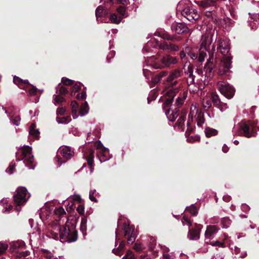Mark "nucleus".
<instances>
[{
	"mask_svg": "<svg viewBox=\"0 0 259 259\" xmlns=\"http://www.w3.org/2000/svg\"><path fill=\"white\" fill-rule=\"evenodd\" d=\"M103 150L97 151V156L99 160L102 162L106 161L111 158V155L109 154V150L107 148H103Z\"/></svg>",
	"mask_w": 259,
	"mask_h": 259,
	"instance_id": "6ab92c4d",
	"label": "nucleus"
},
{
	"mask_svg": "<svg viewBox=\"0 0 259 259\" xmlns=\"http://www.w3.org/2000/svg\"><path fill=\"white\" fill-rule=\"evenodd\" d=\"M119 243V244L118 246V247L116 249V248H114L112 250L113 252L115 254H118L119 255V256H120V255L119 254H120V251L123 249L124 248V242L123 241H120L119 239H116V242H115V243L116 244H117L118 243Z\"/></svg>",
	"mask_w": 259,
	"mask_h": 259,
	"instance_id": "a878e982",
	"label": "nucleus"
},
{
	"mask_svg": "<svg viewBox=\"0 0 259 259\" xmlns=\"http://www.w3.org/2000/svg\"><path fill=\"white\" fill-rule=\"evenodd\" d=\"M202 228L201 225H198L195 229L190 230L188 234V237L189 239L198 240L200 237V232Z\"/></svg>",
	"mask_w": 259,
	"mask_h": 259,
	"instance_id": "f3484780",
	"label": "nucleus"
},
{
	"mask_svg": "<svg viewBox=\"0 0 259 259\" xmlns=\"http://www.w3.org/2000/svg\"><path fill=\"white\" fill-rule=\"evenodd\" d=\"M72 109V116L74 119H76L78 117L79 114L77 113L78 110V105L76 101H72L71 103Z\"/></svg>",
	"mask_w": 259,
	"mask_h": 259,
	"instance_id": "bb28decb",
	"label": "nucleus"
},
{
	"mask_svg": "<svg viewBox=\"0 0 259 259\" xmlns=\"http://www.w3.org/2000/svg\"><path fill=\"white\" fill-rule=\"evenodd\" d=\"M182 14L191 22L197 20L199 17L197 11L189 7L185 8L182 11Z\"/></svg>",
	"mask_w": 259,
	"mask_h": 259,
	"instance_id": "9b49d317",
	"label": "nucleus"
},
{
	"mask_svg": "<svg viewBox=\"0 0 259 259\" xmlns=\"http://www.w3.org/2000/svg\"><path fill=\"white\" fill-rule=\"evenodd\" d=\"M162 250L163 259H170L175 257L172 253H168L169 249L167 247H164Z\"/></svg>",
	"mask_w": 259,
	"mask_h": 259,
	"instance_id": "2f4dec72",
	"label": "nucleus"
},
{
	"mask_svg": "<svg viewBox=\"0 0 259 259\" xmlns=\"http://www.w3.org/2000/svg\"><path fill=\"white\" fill-rule=\"evenodd\" d=\"M144 248V245L141 243H136L134 245V249L137 251H140Z\"/></svg>",
	"mask_w": 259,
	"mask_h": 259,
	"instance_id": "a18cd8bd",
	"label": "nucleus"
},
{
	"mask_svg": "<svg viewBox=\"0 0 259 259\" xmlns=\"http://www.w3.org/2000/svg\"><path fill=\"white\" fill-rule=\"evenodd\" d=\"M13 81L15 84L18 85L20 89H24V86L28 84V81L27 80H22L16 76H14Z\"/></svg>",
	"mask_w": 259,
	"mask_h": 259,
	"instance_id": "5701e85b",
	"label": "nucleus"
},
{
	"mask_svg": "<svg viewBox=\"0 0 259 259\" xmlns=\"http://www.w3.org/2000/svg\"><path fill=\"white\" fill-rule=\"evenodd\" d=\"M156 244V239L153 237H150L148 241V247L149 249L151 250H154Z\"/></svg>",
	"mask_w": 259,
	"mask_h": 259,
	"instance_id": "c9c22d12",
	"label": "nucleus"
},
{
	"mask_svg": "<svg viewBox=\"0 0 259 259\" xmlns=\"http://www.w3.org/2000/svg\"><path fill=\"white\" fill-rule=\"evenodd\" d=\"M55 212L58 215H62L65 213V211L62 207L57 208L55 210Z\"/></svg>",
	"mask_w": 259,
	"mask_h": 259,
	"instance_id": "de8ad7c7",
	"label": "nucleus"
},
{
	"mask_svg": "<svg viewBox=\"0 0 259 259\" xmlns=\"http://www.w3.org/2000/svg\"><path fill=\"white\" fill-rule=\"evenodd\" d=\"M8 245L7 244L0 243V255L3 254L7 249Z\"/></svg>",
	"mask_w": 259,
	"mask_h": 259,
	"instance_id": "49530a36",
	"label": "nucleus"
},
{
	"mask_svg": "<svg viewBox=\"0 0 259 259\" xmlns=\"http://www.w3.org/2000/svg\"><path fill=\"white\" fill-rule=\"evenodd\" d=\"M222 224L224 228H228L231 224V221L228 218H224L222 220Z\"/></svg>",
	"mask_w": 259,
	"mask_h": 259,
	"instance_id": "ea45409f",
	"label": "nucleus"
},
{
	"mask_svg": "<svg viewBox=\"0 0 259 259\" xmlns=\"http://www.w3.org/2000/svg\"><path fill=\"white\" fill-rule=\"evenodd\" d=\"M97 193L95 190H91L89 194L90 199L92 201L97 202V200L96 198V196H97Z\"/></svg>",
	"mask_w": 259,
	"mask_h": 259,
	"instance_id": "37998d69",
	"label": "nucleus"
},
{
	"mask_svg": "<svg viewBox=\"0 0 259 259\" xmlns=\"http://www.w3.org/2000/svg\"><path fill=\"white\" fill-rule=\"evenodd\" d=\"M202 106L205 110H207L211 106V101L208 97H205L202 101Z\"/></svg>",
	"mask_w": 259,
	"mask_h": 259,
	"instance_id": "c756f323",
	"label": "nucleus"
},
{
	"mask_svg": "<svg viewBox=\"0 0 259 259\" xmlns=\"http://www.w3.org/2000/svg\"><path fill=\"white\" fill-rule=\"evenodd\" d=\"M182 222L184 225H188L189 226H190L191 225V223L190 222V221L185 217H183Z\"/></svg>",
	"mask_w": 259,
	"mask_h": 259,
	"instance_id": "e2e57ef3",
	"label": "nucleus"
},
{
	"mask_svg": "<svg viewBox=\"0 0 259 259\" xmlns=\"http://www.w3.org/2000/svg\"><path fill=\"white\" fill-rule=\"evenodd\" d=\"M197 4L202 8L210 9L216 6V2L214 0H202L197 2Z\"/></svg>",
	"mask_w": 259,
	"mask_h": 259,
	"instance_id": "aec40b11",
	"label": "nucleus"
},
{
	"mask_svg": "<svg viewBox=\"0 0 259 259\" xmlns=\"http://www.w3.org/2000/svg\"><path fill=\"white\" fill-rule=\"evenodd\" d=\"M179 49V47L177 45L169 44L168 50L170 51H177Z\"/></svg>",
	"mask_w": 259,
	"mask_h": 259,
	"instance_id": "052dcab7",
	"label": "nucleus"
},
{
	"mask_svg": "<svg viewBox=\"0 0 259 259\" xmlns=\"http://www.w3.org/2000/svg\"><path fill=\"white\" fill-rule=\"evenodd\" d=\"M80 89V87L79 85L77 84L74 85L71 90V96L75 95V94L78 92Z\"/></svg>",
	"mask_w": 259,
	"mask_h": 259,
	"instance_id": "3c124183",
	"label": "nucleus"
},
{
	"mask_svg": "<svg viewBox=\"0 0 259 259\" xmlns=\"http://www.w3.org/2000/svg\"><path fill=\"white\" fill-rule=\"evenodd\" d=\"M159 48L162 50H168L169 44L167 43L160 44L158 45Z\"/></svg>",
	"mask_w": 259,
	"mask_h": 259,
	"instance_id": "680f3d73",
	"label": "nucleus"
},
{
	"mask_svg": "<svg viewBox=\"0 0 259 259\" xmlns=\"http://www.w3.org/2000/svg\"><path fill=\"white\" fill-rule=\"evenodd\" d=\"M218 134V131L213 128H206L205 129V135L206 137H210L215 136Z\"/></svg>",
	"mask_w": 259,
	"mask_h": 259,
	"instance_id": "72a5a7b5",
	"label": "nucleus"
},
{
	"mask_svg": "<svg viewBox=\"0 0 259 259\" xmlns=\"http://www.w3.org/2000/svg\"><path fill=\"white\" fill-rule=\"evenodd\" d=\"M56 120L58 123H59L67 124L71 121V118L70 116H66L63 117H57L56 118Z\"/></svg>",
	"mask_w": 259,
	"mask_h": 259,
	"instance_id": "473e14b6",
	"label": "nucleus"
},
{
	"mask_svg": "<svg viewBox=\"0 0 259 259\" xmlns=\"http://www.w3.org/2000/svg\"><path fill=\"white\" fill-rule=\"evenodd\" d=\"M143 73L147 79H149L151 77V74L146 69H143Z\"/></svg>",
	"mask_w": 259,
	"mask_h": 259,
	"instance_id": "69168bd1",
	"label": "nucleus"
},
{
	"mask_svg": "<svg viewBox=\"0 0 259 259\" xmlns=\"http://www.w3.org/2000/svg\"><path fill=\"white\" fill-rule=\"evenodd\" d=\"M110 20L112 23L115 24H118L121 21L120 17H117L115 14H111L110 17Z\"/></svg>",
	"mask_w": 259,
	"mask_h": 259,
	"instance_id": "e433bc0d",
	"label": "nucleus"
},
{
	"mask_svg": "<svg viewBox=\"0 0 259 259\" xmlns=\"http://www.w3.org/2000/svg\"><path fill=\"white\" fill-rule=\"evenodd\" d=\"M95 146L96 147V149L98 150V151H99L100 150H103V148H106L104 147L101 142L100 141H98L95 144Z\"/></svg>",
	"mask_w": 259,
	"mask_h": 259,
	"instance_id": "13d9d810",
	"label": "nucleus"
},
{
	"mask_svg": "<svg viewBox=\"0 0 259 259\" xmlns=\"http://www.w3.org/2000/svg\"><path fill=\"white\" fill-rule=\"evenodd\" d=\"M218 85L221 93L226 98L231 99L233 97L235 93V90L233 87L223 82H219Z\"/></svg>",
	"mask_w": 259,
	"mask_h": 259,
	"instance_id": "1a4fd4ad",
	"label": "nucleus"
},
{
	"mask_svg": "<svg viewBox=\"0 0 259 259\" xmlns=\"http://www.w3.org/2000/svg\"><path fill=\"white\" fill-rule=\"evenodd\" d=\"M178 61L177 58L167 54L164 55L161 60V63L164 67H169L171 65L176 64Z\"/></svg>",
	"mask_w": 259,
	"mask_h": 259,
	"instance_id": "dca6fc26",
	"label": "nucleus"
},
{
	"mask_svg": "<svg viewBox=\"0 0 259 259\" xmlns=\"http://www.w3.org/2000/svg\"><path fill=\"white\" fill-rule=\"evenodd\" d=\"M54 103L56 105L57 104L60 103L64 101V99L63 97L60 95H54Z\"/></svg>",
	"mask_w": 259,
	"mask_h": 259,
	"instance_id": "79ce46f5",
	"label": "nucleus"
},
{
	"mask_svg": "<svg viewBox=\"0 0 259 259\" xmlns=\"http://www.w3.org/2000/svg\"><path fill=\"white\" fill-rule=\"evenodd\" d=\"M213 56H209V60L207 61L206 65L204 67V71L205 72V76L208 77H210L212 75V70L213 68V65L211 60L212 59Z\"/></svg>",
	"mask_w": 259,
	"mask_h": 259,
	"instance_id": "412c9836",
	"label": "nucleus"
},
{
	"mask_svg": "<svg viewBox=\"0 0 259 259\" xmlns=\"http://www.w3.org/2000/svg\"><path fill=\"white\" fill-rule=\"evenodd\" d=\"M124 235L127 239L128 243H133L135 240V235L134 233V228L132 226H124Z\"/></svg>",
	"mask_w": 259,
	"mask_h": 259,
	"instance_id": "4468645a",
	"label": "nucleus"
},
{
	"mask_svg": "<svg viewBox=\"0 0 259 259\" xmlns=\"http://www.w3.org/2000/svg\"><path fill=\"white\" fill-rule=\"evenodd\" d=\"M117 12L122 15L123 17H126L127 15L125 13V9L123 7H119L117 9Z\"/></svg>",
	"mask_w": 259,
	"mask_h": 259,
	"instance_id": "4d7b16f0",
	"label": "nucleus"
},
{
	"mask_svg": "<svg viewBox=\"0 0 259 259\" xmlns=\"http://www.w3.org/2000/svg\"><path fill=\"white\" fill-rule=\"evenodd\" d=\"M29 134L36 139L39 138V132L38 129H36V126L34 123H32L30 127Z\"/></svg>",
	"mask_w": 259,
	"mask_h": 259,
	"instance_id": "b1692460",
	"label": "nucleus"
},
{
	"mask_svg": "<svg viewBox=\"0 0 259 259\" xmlns=\"http://www.w3.org/2000/svg\"><path fill=\"white\" fill-rule=\"evenodd\" d=\"M29 196L30 195L25 187H20L17 189L16 194L14 195V202L17 205L16 207L17 211L21 210L19 206L25 204Z\"/></svg>",
	"mask_w": 259,
	"mask_h": 259,
	"instance_id": "39448f33",
	"label": "nucleus"
},
{
	"mask_svg": "<svg viewBox=\"0 0 259 259\" xmlns=\"http://www.w3.org/2000/svg\"><path fill=\"white\" fill-rule=\"evenodd\" d=\"M179 92V89L178 88H171L165 89L163 91V95L165 96V101L163 104V108L168 107L171 105L173 100L174 97Z\"/></svg>",
	"mask_w": 259,
	"mask_h": 259,
	"instance_id": "9d476101",
	"label": "nucleus"
},
{
	"mask_svg": "<svg viewBox=\"0 0 259 259\" xmlns=\"http://www.w3.org/2000/svg\"><path fill=\"white\" fill-rule=\"evenodd\" d=\"M200 138L197 136H191L187 138V141L189 143H193L199 141Z\"/></svg>",
	"mask_w": 259,
	"mask_h": 259,
	"instance_id": "864d4df0",
	"label": "nucleus"
},
{
	"mask_svg": "<svg viewBox=\"0 0 259 259\" xmlns=\"http://www.w3.org/2000/svg\"><path fill=\"white\" fill-rule=\"evenodd\" d=\"M62 82L65 85H70L73 84V81L67 78L63 77Z\"/></svg>",
	"mask_w": 259,
	"mask_h": 259,
	"instance_id": "8fccbe9b",
	"label": "nucleus"
},
{
	"mask_svg": "<svg viewBox=\"0 0 259 259\" xmlns=\"http://www.w3.org/2000/svg\"><path fill=\"white\" fill-rule=\"evenodd\" d=\"M15 166V163L11 162L9 167L7 169L6 171L10 174L14 172V168Z\"/></svg>",
	"mask_w": 259,
	"mask_h": 259,
	"instance_id": "5fc2aeb1",
	"label": "nucleus"
},
{
	"mask_svg": "<svg viewBox=\"0 0 259 259\" xmlns=\"http://www.w3.org/2000/svg\"><path fill=\"white\" fill-rule=\"evenodd\" d=\"M89 110V107L88 104L87 102H85L81 105L79 110V115L80 116H83L88 113Z\"/></svg>",
	"mask_w": 259,
	"mask_h": 259,
	"instance_id": "7c9ffc66",
	"label": "nucleus"
},
{
	"mask_svg": "<svg viewBox=\"0 0 259 259\" xmlns=\"http://www.w3.org/2000/svg\"><path fill=\"white\" fill-rule=\"evenodd\" d=\"M196 121L198 126L202 127L204 123V113L198 108L197 103H193L190 107V113L188 116V124H191V122Z\"/></svg>",
	"mask_w": 259,
	"mask_h": 259,
	"instance_id": "20e7f679",
	"label": "nucleus"
},
{
	"mask_svg": "<svg viewBox=\"0 0 259 259\" xmlns=\"http://www.w3.org/2000/svg\"><path fill=\"white\" fill-rule=\"evenodd\" d=\"M211 98L215 106H217L218 105H221V102L220 100L219 97L217 95L212 93L211 94Z\"/></svg>",
	"mask_w": 259,
	"mask_h": 259,
	"instance_id": "f704fd0d",
	"label": "nucleus"
},
{
	"mask_svg": "<svg viewBox=\"0 0 259 259\" xmlns=\"http://www.w3.org/2000/svg\"><path fill=\"white\" fill-rule=\"evenodd\" d=\"M122 259H134V253L132 251H127L125 256H123Z\"/></svg>",
	"mask_w": 259,
	"mask_h": 259,
	"instance_id": "09e8293b",
	"label": "nucleus"
},
{
	"mask_svg": "<svg viewBox=\"0 0 259 259\" xmlns=\"http://www.w3.org/2000/svg\"><path fill=\"white\" fill-rule=\"evenodd\" d=\"M218 50L224 56H227L230 50V46L228 40H220ZM231 66V58L229 56H224L221 60L219 65L218 73L223 75L228 72Z\"/></svg>",
	"mask_w": 259,
	"mask_h": 259,
	"instance_id": "f03ea898",
	"label": "nucleus"
},
{
	"mask_svg": "<svg viewBox=\"0 0 259 259\" xmlns=\"http://www.w3.org/2000/svg\"><path fill=\"white\" fill-rule=\"evenodd\" d=\"M66 110V109L65 107H61L57 109V114H59L60 115H63L64 114Z\"/></svg>",
	"mask_w": 259,
	"mask_h": 259,
	"instance_id": "6e6d98bb",
	"label": "nucleus"
},
{
	"mask_svg": "<svg viewBox=\"0 0 259 259\" xmlns=\"http://www.w3.org/2000/svg\"><path fill=\"white\" fill-rule=\"evenodd\" d=\"M186 210L193 215H196L198 212L197 208L193 204H192L190 207L187 208Z\"/></svg>",
	"mask_w": 259,
	"mask_h": 259,
	"instance_id": "c03bdc74",
	"label": "nucleus"
},
{
	"mask_svg": "<svg viewBox=\"0 0 259 259\" xmlns=\"http://www.w3.org/2000/svg\"><path fill=\"white\" fill-rule=\"evenodd\" d=\"M219 230V228L214 225L207 226L205 232V241L206 243H209L210 240L214 237Z\"/></svg>",
	"mask_w": 259,
	"mask_h": 259,
	"instance_id": "ddd939ff",
	"label": "nucleus"
},
{
	"mask_svg": "<svg viewBox=\"0 0 259 259\" xmlns=\"http://www.w3.org/2000/svg\"><path fill=\"white\" fill-rule=\"evenodd\" d=\"M47 235L55 240H60L62 242H72L77 238V231L73 229L61 226L59 222L56 221L50 224L48 228Z\"/></svg>",
	"mask_w": 259,
	"mask_h": 259,
	"instance_id": "f257e3e1",
	"label": "nucleus"
},
{
	"mask_svg": "<svg viewBox=\"0 0 259 259\" xmlns=\"http://www.w3.org/2000/svg\"><path fill=\"white\" fill-rule=\"evenodd\" d=\"M178 111L179 110L177 108L172 111L168 109L166 111L165 114L169 121H174L178 116Z\"/></svg>",
	"mask_w": 259,
	"mask_h": 259,
	"instance_id": "4be33fe9",
	"label": "nucleus"
},
{
	"mask_svg": "<svg viewBox=\"0 0 259 259\" xmlns=\"http://www.w3.org/2000/svg\"><path fill=\"white\" fill-rule=\"evenodd\" d=\"M206 51H204V50H201V48H200V52H199V57H198V61L200 62H202L204 61L205 57L206 56Z\"/></svg>",
	"mask_w": 259,
	"mask_h": 259,
	"instance_id": "a19ab883",
	"label": "nucleus"
},
{
	"mask_svg": "<svg viewBox=\"0 0 259 259\" xmlns=\"http://www.w3.org/2000/svg\"><path fill=\"white\" fill-rule=\"evenodd\" d=\"M107 15V11L104 10L103 7L99 6L96 11V15L97 17V20H98V19L100 17L105 16Z\"/></svg>",
	"mask_w": 259,
	"mask_h": 259,
	"instance_id": "c85d7f7f",
	"label": "nucleus"
},
{
	"mask_svg": "<svg viewBox=\"0 0 259 259\" xmlns=\"http://www.w3.org/2000/svg\"><path fill=\"white\" fill-rule=\"evenodd\" d=\"M256 128L259 130V126L256 124L255 125L254 123H244L241 126V129L243 132V135L247 138L255 136V133L254 131Z\"/></svg>",
	"mask_w": 259,
	"mask_h": 259,
	"instance_id": "f8f14e48",
	"label": "nucleus"
},
{
	"mask_svg": "<svg viewBox=\"0 0 259 259\" xmlns=\"http://www.w3.org/2000/svg\"><path fill=\"white\" fill-rule=\"evenodd\" d=\"M181 75V72L179 70H175L167 77L166 80L169 85H174L177 83L176 79Z\"/></svg>",
	"mask_w": 259,
	"mask_h": 259,
	"instance_id": "a211bd4d",
	"label": "nucleus"
},
{
	"mask_svg": "<svg viewBox=\"0 0 259 259\" xmlns=\"http://www.w3.org/2000/svg\"><path fill=\"white\" fill-rule=\"evenodd\" d=\"M25 247V244L24 241L18 240L11 244L10 250L16 257L21 258L27 256L29 253L28 251H24Z\"/></svg>",
	"mask_w": 259,
	"mask_h": 259,
	"instance_id": "0eeeda50",
	"label": "nucleus"
},
{
	"mask_svg": "<svg viewBox=\"0 0 259 259\" xmlns=\"http://www.w3.org/2000/svg\"><path fill=\"white\" fill-rule=\"evenodd\" d=\"M214 32V29H207L206 33L202 35L201 40V49L207 51L209 56H213V53L215 51L214 47L211 45L212 37Z\"/></svg>",
	"mask_w": 259,
	"mask_h": 259,
	"instance_id": "7ed1b4c3",
	"label": "nucleus"
},
{
	"mask_svg": "<svg viewBox=\"0 0 259 259\" xmlns=\"http://www.w3.org/2000/svg\"><path fill=\"white\" fill-rule=\"evenodd\" d=\"M171 30L179 34L187 32L188 30L187 26L183 23L174 22L171 26Z\"/></svg>",
	"mask_w": 259,
	"mask_h": 259,
	"instance_id": "2eb2a0df",
	"label": "nucleus"
},
{
	"mask_svg": "<svg viewBox=\"0 0 259 259\" xmlns=\"http://www.w3.org/2000/svg\"><path fill=\"white\" fill-rule=\"evenodd\" d=\"M87 222V219L85 218L82 219L81 221L80 230L82 231V232L83 234H85L86 233Z\"/></svg>",
	"mask_w": 259,
	"mask_h": 259,
	"instance_id": "58836bf2",
	"label": "nucleus"
},
{
	"mask_svg": "<svg viewBox=\"0 0 259 259\" xmlns=\"http://www.w3.org/2000/svg\"><path fill=\"white\" fill-rule=\"evenodd\" d=\"M86 97V93L85 92H82L80 94H78L77 96V98L79 100H81L82 99L85 98Z\"/></svg>",
	"mask_w": 259,
	"mask_h": 259,
	"instance_id": "774afa93",
	"label": "nucleus"
},
{
	"mask_svg": "<svg viewBox=\"0 0 259 259\" xmlns=\"http://www.w3.org/2000/svg\"><path fill=\"white\" fill-rule=\"evenodd\" d=\"M23 155L22 160L25 165L30 169H33L35 164L33 163V156L31 153V148L29 146H24L21 149Z\"/></svg>",
	"mask_w": 259,
	"mask_h": 259,
	"instance_id": "6e6552de",
	"label": "nucleus"
},
{
	"mask_svg": "<svg viewBox=\"0 0 259 259\" xmlns=\"http://www.w3.org/2000/svg\"><path fill=\"white\" fill-rule=\"evenodd\" d=\"M44 257L47 259H51V258L54 257V254L50 251L45 250L44 251Z\"/></svg>",
	"mask_w": 259,
	"mask_h": 259,
	"instance_id": "603ef678",
	"label": "nucleus"
},
{
	"mask_svg": "<svg viewBox=\"0 0 259 259\" xmlns=\"http://www.w3.org/2000/svg\"><path fill=\"white\" fill-rule=\"evenodd\" d=\"M154 35L157 36L161 37L163 39L167 40H173L174 37L170 36L168 33L164 31H161L160 32H156Z\"/></svg>",
	"mask_w": 259,
	"mask_h": 259,
	"instance_id": "cd10ccee",
	"label": "nucleus"
},
{
	"mask_svg": "<svg viewBox=\"0 0 259 259\" xmlns=\"http://www.w3.org/2000/svg\"><path fill=\"white\" fill-rule=\"evenodd\" d=\"M87 157V160L89 165L92 166L93 163L94 159V152L92 150H90L88 156L84 155Z\"/></svg>",
	"mask_w": 259,
	"mask_h": 259,
	"instance_id": "4c0bfd02",
	"label": "nucleus"
},
{
	"mask_svg": "<svg viewBox=\"0 0 259 259\" xmlns=\"http://www.w3.org/2000/svg\"><path fill=\"white\" fill-rule=\"evenodd\" d=\"M74 155V151L71 147L66 146H61L58 150L56 160L59 165L64 163L68 159L71 158Z\"/></svg>",
	"mask_w": 259,
	"mask_h": 259,
	"instance_id": "423d86ee",
	"label": "nucleus"
},
{
	"mask_svg": "<svg viewBox=\"0 0 259 259\" xmlns=\"http://www.w3.org/2000/svg\"><path fill=\"white\" fill-rule=\"evenodd\" d=\"M77 211L79 214L81 215L83 214L84 212V207L83 205L82 204L79 205L77 208Z\"/></svg>",
	"mask_w": 259,
	"mask_h": 259,
	"instance_id": "bf43d9fd",
	"label": "nucleus"
},
{
	"mask_svg": "<svg viewBox=\"0 0 259 259\" xmlns=\"http://www.w3.org/2000/svg\"><path fill=\"white\" fill-rule=\"evenodd\" d=\"M187 97V92L186 91H183L177 99L175 103L176 105L177 106L182 105L184 103V100L186 99Z\"/></svg>",
	"mask_w": 259,
	"mask_h": 259,
	"instance_id": "393cba45",
	"label": "nucleus"
},
{
	"mask_svg": "<svg viewBox=\"0 0 259 259\" xmlns=\"http://www.w3.org/2000/svg\"><path fill=\"white\" fill-rule=\"evenodd\" d=\"M217 107H219L222 111L227 108V104L224 103L222 102H221V105H218Z\"/></svg>",
	"mask_w": 259,
	"mask_h": 259,
	"instance_id": "338daca9",
	"label": "nucleus"
},
{
	"mask_svg": "<svg viewBox=\"0 0 259 259\" xmlns=\"http://www.w3.org/2000/svg\"><path fill=\"white\" fill-rule=\"evenodd\" d=\"M68 93L67 89L64 87H61L59 89V94L61 95H65Z\"/></svg>",
	"mask_w": 259,
	"mask_h": 259,
	"instance_id": "0e129e2a",
	"label": "nucleus"
}]
</instances>
